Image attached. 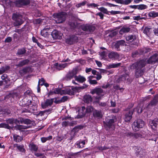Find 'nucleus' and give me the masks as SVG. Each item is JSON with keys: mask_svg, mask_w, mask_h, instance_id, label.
Wrapping results in <instances>:
<instances>
[{"mask_svg": "<svg viewBox=\"0 0 158 158\" xmlns=\"http://www.w3.org/2000/svg\"><path fill=\"white\" fill-rule=\"evenodd\" d=\"M147 64L145 59L141 60L133 63L131 66V69H135V73L136 77L141 76L145 71V66Z\"/></svg>", "mask_w": 158, "mask_h": 158, "instance_id": "f257e3e1", "label": "nucleus"}, {"mask_svg": "<svg viewBox=\"0 0 158 158\" xmlns=\"http://www.w3.org/2000/svg\"><path fill=\"white\" fill-rule=\"evenodd\" d=\"M12 19L14 21L13 24L15 27L20 26L24 22L22 15L18 13H14Z\"/></svg>", "mask_w": 158, "mask_h": 158, "instance_id": "f03ea898", "label": "nucleus"}, {"mask_svg": "<svg viewBox=\"0 0 158 158\" xmlns=\"http://www.w3.org/2000/svg\"><path fill=\"white\" fill-rule=\"evenodd\" d=\"M66 16V12H62L54 14V18L56 23H61L65 21Z\"/></svg>", "mask_w": 158, "mask_h": 158, "instance_id": "7ed1b4c3", "label": "nucleus"}, {"mask_svg": "<svg viewBox=\"0 0 158 158\" xmlns=\"http://www.w3.org/2000/svg\"><path fill=\"white\" fill-rule=\"evenodd\" d=\"M144 126V122L140 119L135 120L132 124V128L135 131H139Z\"/></svg>", "mask_w": 158, "mask_h": 158, "instance_id": "20e7f679", "label": "nucleus"}, {"mask_svg": "<svg viewBox=\"0 0 158 158\" xmlns=\"http://www.w3.org/2000/svg\"><path fill=\"white\" fill-rule=\"evenodd\" d=\"M132 81V80L130 77L129 75L127 73L122 75L118 79V82L123 81L128 83H131Z\"/></svg>", "mask_w": 158, "mask_h": 158, "instance_id": "39448f33", "label": "nucleus"}, {"mask_svg": "<svg viewBox=\"0 0 158 158\" xmlns=\"http://www.w3.org/2000/svg\"><path fill=\"white\" fill-rule=\"evenodd\" d=\"M134 111V109H132L127 110L125 114L124 119L126 122H129L132 118V115Z\"/></svg>", "mask_w": 158, "mask_h": 158, "instance_id": "423d86ee", "label": "nucleus"}, {"mask_svg": "<svg viewBox=\"0 0 158 158\" xmlns=\"http://www.w3.org/2000/svg\"><path fill=\"white\" fill-rule=\"evenodd\" d=\"M158 102V94L156 95L153 98L152 100L150 103L146 107V109H150L154 106H156Z\"/></svg>", "mask_w": 158, "mask_h": 158, "instance_id": "0eeeda50", "label": "nucleus"}, {"mask_svg": "<svg viewBox=\"0 0 158 158\" xmlns=\"http://www.w3.org/2000/svg\"><path fill=\"white\" fill-rule=\"evenodd\" d=\"M30 3V0H17L16 1L15 4L17 6L21 7L29 5Z\"/></svg>", "mask_w": 158, "mask_h": 158, "instance_id": "6e6552de", "label": "nucleus"}, {"mask_svg": "<svg viewBox=\"0 0 158 158\" xmlns=\"http://www.w3.org/2000/svg\"><path fill=\"white\" fill-rule=\"evenodd\" d=\"M126 45L125 41L122 40L116 41L114 45V48L117 51H119L121 50V48L122 47Z\"/></svg>", "mask_w": 158, "mask_h": 158, "instance_id": "1a4fd4ad", "label": "nucleus"}, {"mask_svg": "<svg viewBox=\"0 0 158 158\" xmlns=\"http://www.w3.org/2000/svg\"><path fill=\"white\" fill-rule=\"evenodd\" d=\"M76 87H72L71 88H67L63 90V94H67L70 95H74L75 92H77Z\"/></svg>", "mask_w": 158, "mask_h": 158, "instance_id": "9d476101", "label": "nucleus"}, {"mask_svg": "<svg viewBox=\"0 0 158 158\" xmlns=\"http://www.w3.org/2000/svg\"><path fill=\"white\" fill-rule=\"evenodd\" d=\"M77 70L76 69H73L72 71L69 72L66 74L65 79L69 81L74 77L77 73Z\"/></svg>", "mask_w": 158, "mask_h": 158, "instance_id": "9b49d317", "label": "nucleus"}, {"mask_svg": "<svg viewBox=\"0 0 158 158\" xmlns=\"http://www.w3.org/2000/svg\"><path fill=\"white\" fill-rule=\"evenodd\" d=\"M95 27L94 26L86 24L81 26V29L84 31L87 32H93L95 30Z\"/></svg>", "mask_w": 158, "mask_h": 158, "instance_id": "f8f14e48", "label": "nucleus"}, {"mask_svg": "<svg viewBox=\"0 0 158 158\" xmlns=\"http://www.w3.org/2000/svg\"><path fill=\"white\" fill-rule=\"evenodd\" d=\"M148 63V64H154L157 63L158 61V54H155L151 56L147 60Z\"/></svg>", "mask_w": 158, "mask_h": 158, "instance_id": "ddd939ff", "label": "nucleus"}, {"mask_svg": "<svg viewBox=\"0 0 158 158\" xmlns=\"http://www.w3.org/2000/svg\"><path fill=\"white\" fill-rule=\"evenodd\" d=\"M108 57L112 60H117L119 58V55L116 52H111L108 54Z\"/></svg>", "mask_w": 158, "mask_h": 158, "instance_id": "4468645a", "label": "nucleus"}, {"mask_svg": "<svg viewBox=\"0 0 158 158\" xmlns=\"http://www.w3.org/2000/svg\"><path fill=\"white\" fill-rule=\"evenodd\" d=\"M54 99L53 98L46 99L44 103H42L41 106L42 108L45 109L49 106H51L54 102Z\"/></svg>", "mask_w": 158, "mask_h": 158, "instance_id": "2eb2a0df", "label": "nucleus"}, {"mask_svg": "<svg viewBox=\"0 0 158 158\" xmlns=\"http://www.w3.org/2000/svg\"><path fill=\"white\" fill-rule=\"evenodd\" d=\"M149 124L152 128L155 130L158 126V118H156L153 120H150Z\"/></svg>", "mask_w": 158, "mask_h": 158, "instance_id": "dca6fc26", "label": "nucleus"}, {"mask_svg": "<svg viewBox=\"0 0 158 158\" xmlns=\"http://www.w3.org/2000/svg\"><path fill=\"white\" fill-rule=\"evenodd\" d=\"M52 38L54 39H60L62 38V34L60 32L54 30L52 31L51 33Z\"/></svg>", "mask_w": 158, "mask_h": 158, "instance_id": "f3484780", "label": "nucleus"}, {"mask_svg": "<svg viewBox=\"0 0 158 158\" xmlns=\"http://www.w3.org/2000/svg\"><path fill=\"white\" fill-rule=\"evenodd\" d=\"M103 93V90L101 88L97 87L92 89L90 91V93L92 94H96L98 95H100Z\"/></svg>", "mask_w": 158, "mask_h": 158, "instance_id": "a211bd4d", "label": "nucleus"}, {"mask_svg": "<svg viewBox=\"0 0 158 158\" xmlns=\"http://www.w3.org/2000/svg\"><path fill=\"white\" fill-rule=\"evenodd\" d=\"M116 121V118L115 116H113L111 119H107L106 121V124L109 128L113 125L115 122Z\"/></svg>", "mask_w": 158, "mask_h": 158, "instance_id": "6ab92c4d", "label": "nucleus"}, {"mask_svg": "<svg viewBox=\"0 0 158 158\" xmlns=\"http://www.w3.org/2000/svg\"><path fill=\"white\" fill-rule=\"evenodd\" d=\"M77 40V36L73 35L66 39V43L70 44H73L75 42H76Z\"/></svg>", "mask_w": 158, "mask_h": 158, "instance_id": "aec40b11", "label": "nucleus"}, {"mask_svg": "<svg viewBox=\"0 0 158 158\" xmlns=\"http://www.w3.org/2000/svg\"><path fill=\"white\" fill-rule=\"evenodd\" d=\"M83 99L84 102L87 104L91 102L93 100L91 96L89 94H86L84 95Z\"/></svg>", "mask_w": 158, "mask_h": 158, "instance_id": "412c9836", "label": "nucleus"}, {"mask_svg": "<svg viewBox=\"0 0 158 158\" xmlns=\"http://www.w3.org/2000/svg\"><path fill=\"white\" fill-rule=\"evenodd\" d=\"M29 149L32 152H36L38 150V147L36 144L32 143L29 144Z\"/></svg>", "mask_w": 158, "mask_h": 158, "instance_id": "4be33fe9", "label": "nucleus"}, {"mask_svg": "<svg viewBox=\"0 0 158 158\" xmlns=\"http://www.w3.org/2000/svg\"><path fill=\"white\" fill-rule=\"evenodd\" d=\"M50 27H45L43 30L41 31L40 33L41 35L45 37H47L49 35L48 31L50 30Z\"/></svg>", "mask_w": 158, "mask_h": 158, "instance_id": "5701e85b", "label": "nucleus"}, {"mask_svg": "<svg viewBox=\"0 0 158 158\" xmlns=\"http://www.w3.org/2000/svg\"><path fill=\"white\" fill-rule=\"evenodd\" d=\"M69 65L68 63L59 64L58 63L55 64L54 65L59 70H61L65 68Z\"/></svg>", "mask_w": 158, "mask_h": 158, "instance_id": "b1692460", "label": "nucleus"}, {"mask_svg": "<svg viewBox=\"0 0 158 158\" xmlns=\"http://www.w3.org/2000/svg\"><path fill=\"white\" fill-rule=\"evenodd\" d=\"M19 122L21 123H24L26 124H31L32 121L29 119L24 118H19Z\"/></svg>", "mask_w": 158, "mask_h": 158, "instance_id": "393cba45", "label": "nucleus"}, {"mask_svg": "<svg viewBox=\"0 0 158 158\" xmlns=\"http://www.w3.org/2000/svg\"><path fill=\"white\" fill-rule=\"evenodd\" d=\"M93 115L95 118H102V112L100 110H94L93 112Z\"/></svg>", "mask_w": 158, "mask_h": 158, "instance_id": "a878e982", "label": "nucleus"}, {"mask_svg": "<svg viewBox=\"0 0 158 158\" xmlns=\"http://www.w3.org/2000/svg\"><path fill=\"white\" fill-rule=\"evenodd\" d=\"M14 147L16 148V149L19 152H25L26 150L24 148V146L23 145H19L18 144H15Z\"/></svg>", "mask_w": 158, "mask_h": 158, "instance_id": "bb28decb", "label": "nucleus"}, {"mask_svg": "<svg viewBox=\"0 0 158 158\" xmlns=\"http://www.w3.org/2000/svg\"><path fill=\"white\" fill-rule=\"evenodd\" d=\"M151 51V49L149 48H144L139 50L140 55H144L146 53L150 52Z\"/></svg>", "mask_w": 158, "mask_h": 158, "instance_id": "cd10ccee", "label": "nucleus"}, {"mask_svg": "<svg viewBox=\"0 0 158 158\" xmlns=\"http://www.w3.org/2000/svg\"><path fill=\"white\" fill-rule=\"evenodd\" d=\"M30 60H29L26 59L19 61L16 66L18 67H21L28 64Z\"/></svg>", "mask_w": 158, "mask_h": 158, "instance_id": "c85d7f7f", "label": "nucleus"}, {"mask_svg": "<svg viewBox=\"0 0 158 158\" xmlns=\"http://www.w3.org/2000/svg\"><path fill=\"white\" fill-rule=\"evenodd\" d=\"M131 28L129 27H123L120 29L119 32L120 34L123 35L124 33L129 32Z\"/></svg>", "mask_w": 158, "mask_h": 158, "instance_id": "c756f323", "label": "nucleus"}, {"mask_svg": "<svg viewBox=\"0 0 158 158\" xmlns=\"http://www.w3.org/2000/svg\"><path fill=\"white\" fill-rule=\"evenodd\" d=\"M30 70L31 69L30 67H26L20 70L19 71V73L21 75H23L29 72Z\"/></svg>", "mask_w": 158, "mask_h": 158, "instance_id": "7c9ffc66", "label": "nucleus"}, {"mask_svg": "<svg viewBox=\"0 0 158 158\" xmlns=\"http://www.w3.org/2000/svg\"><path fill=\"white\" fill-rule=\"evenodd\" d=\"M74 78L76 81L80 83H83L86 80L85 77L81 75H79L77 76H75Z\"/></svg>", "mask_w": 158, "mask_h": 158, "instance_id": "2f4dec72", "label": "nucleus"}, {"mask_svg": "<svg viewBox=\"0 0 158 158\" xmlns=\"http://www.w3.org/2000/svg\"><path fill=\"white\" fill-rule=\"evenodd\" d=\"M136 38V36L135 35H129L127 36L126 38L127 41L130 42L134 41Z\"/></svg>", "mask_w": 158, "mask_h": 158, "instance_id": "473e14b6", "label": "nucleus"}, {"mask_svg": "<svg viewBox=\"0 0 158 158\" xmlns=\"http://www.w3.org/2000/svg\"><path fill=\"white\" fill-rule=\"evenodd\" d=\"M29 127V126L22 125H17L15 126V128L16 129L22 131H23V130L26 129Z\"/></svg>", "mask_w": 158, "mask_h": 158, "instance_id": "72a5a7b5", "label": "nucleus"}, {"mask_svg": "<svg viewBox=\"0 0 158 158\" xmlns=\"http://www.w3.org/2000/svg\"><path fill=\"white\" fill-rule=\"evenodd\" d=\"M122 64L121 63H119L116 64L113 63L110 64L108 66V69L112 68H117L119 67Z\"/></svg>", "mask_w": 158, "mask_h": 158, "instance_id": "f704fd0d", "label": "nucleus"}, {"mask_svg": "<svg viewBox=\"0 0 158 158\" xmlns=\"http://www.w3.org/2000/svg\"><path fill=\"white\" fill-rule=\"evenodd\" d=\"M52 94H60L62 95L63 94V90H62L60 88H56L54 89L52 92Z\"/></svg>", "mask_w": 158, "mask_h": 158, "instance_id": "c9c22d12", "label": "nucleus"}, {"mask_svg": "<svg viewBox=\"0 0 158 158\" xmlns=\"http://www.w3.org/2000/svg\"><path fill=\"white\" fill-rule=\"evenodd\" d=\"M13 138L14 141L16 142H19L23 140V138L22 136L15 134L13 135Z\"/></svg>", "mask_w": 158, "mask_h": 158, "instance_id": "e433bc0d", "label": "nucleus"}, {"mask_svg": "<svg viewBox=\"0 0 158 158\" xmlns=\"http://www.w3.org/2000/svg\"><path fill=\"white\" fill-rule=\"evenodd\" d=\"M143 32L147 35L149 36L152 32V28L145 27L143 30Z\"/></svg>", "mask_w": 158, "mask_h": 158, "instance_id": "4c0bfd02", "label": "nucleus"}, {"mask_svg": "<svg viewBox=\"0 0 158 158\" xmlns=\"http://www.w3.org/2000/svg\"><path fill=\"white\" fill-rule=\"evenodd\" d=\"M83 126L82 125H78L74 127L72 131L77 133L80 130L83 129Z\"/></svg>", "mask_w": 158, "mask_h": 158, "instance_id": "58836bf2", "label": "nucleus"}, {"mask_svg": "<svg viewBox=\"0 0 158 158\" xmlns=\"http://www.w3.org/2000/svg\"><path fill=\"white\" fill-rule=\"evenodd\" d=\"M26 50L25 48H22L18 49L17 54L19 55H23L26 53Z\"/></svg>", "mask_w": 158, "mask_h": 158, "instance_id": "ea45409f", "label": "nucleus"}, {"mask_svg": "<svg viewBox=\"0 0 158 158\" xmlns=\"http://www.w3.org/2000/svg\"><path fill=\"white\" fill-rule=\"evenodd\" d=\"M85 144V140L82 141L77 142L76 144L78 146L79 148H82L84 147V145Z\"/></svg>", "mask_w": 158, "mask_h": 158, "instance_id": "a19ab883", "label": "nucleus"}, {"mask_svg": "<svg viewBox=\"0 0 158 158\" xmlns=\"http://www.w3.org/2000/svg\"><path fill=\"white\" fill-rule=\"evenodd\" d=\"M143 105L142 104H140L138 105L137 106L136 110H137L138 113H141L143 111L142 107Z\"/></svg>", "mask_w": 158, "mask_h": 158, "instance_id": "79ce46f5", "label": "nucleus"}, {"mask_svg": "<svg viewBox=\"0 0 158 158\" xmlns=\"http://www.w3.org/2000/svg\"><path fill=\"white\" fill-rule=\"evenodd\" d=\"M5 128L10 129L11 128V127L7 123H2L0 124V128Z\"/></svg>", "mask_w": 158, "mask_h": 158, "instance_id": "37998d69", "label": "nucleus"}, {"mask_svg": "<svg viewBox=\"0 0 158 158\" xmlns=\"http://www.w3.org/2000/svg\"><path fill=\"white\" fill-rule=\"evenodd\" d=\"M148 16L149 17L154 18L158 16V13L154 11H151L149 13Z\"/></svg>", "mask_w": 158, "mask_h": 158, "instance_id": "c03bdc74", "label": "nucleus"}, {"mask_svg": "<svg viewBox=\"0 0 158 158\" xmlns=\"http://www.w3.org/2000/svg\"><path fill=\"white\" fill-rule=\"evenodd\" d=\"M94 110V108L92 106H87L86 109L85 113H90L92 111H93Z\"/></svg>", "mask_w": 158, "mask_h": 158, "instance_id": "a18cd8bd", "label": "nucleus"}, {"mask_svg": "<svg viewBox=\"0 0 158 158\" xmlns=\"http://www.w3.org/2000/svg\"><path fill=\"white\" fill-rule=\"evenodd\" d=\"M97 8L98 9V10H99L101 11L103 13L105 14H106L107 15H109L108 14V13L109 12V11H108L107 9L105 8L104 7H101L99 8Z\"/></svg>", "mask_w": 158, "mask_h": 158, "instance_id": "49530a36", "label": "nucleus"}, {"mask_svg": "<svg viewBox=\"0 0 158 158\" xmlns=\"http://www.w3.org/2000/svg\"><path fill=\"white\" fill-rule=\"evenodd\" d=\"M52 139V136H49L47 137H43L41 138V140L42 142L44 143L46 141L51 139Z\"/></svg>", "mask_w": 158, "mask_h": 158, "instance_id": "de8ad7c7", "label": "nucleus"}, {"mask_svg": "<svg viewBox=\"0 0 158 158\" xmlns=\"http://www.w3.org/2000/svg\"><path fill=\"white\" fill-rule=\"evenodd\" d=\"M88 85L84 84L82 86L80 87H76V88L77 89V92H79L81 89L86 88L88 87Z\"/></svg>", "mask_w": 158, "mask_h": 158, "instance_id": "09e8293b", "label": "nucleus"}, {"mask_svg": "<svg viewBox=\"0 0 158 158\" xmlns=\"http://www.w3.org/2000/svg\"><path fill=\"white\" fill-rule=\"evenodd\" d=\"M148 6L144 4H140L138 5V9L139 10H143L146 9Z\"/></svg>", "mask_w": 158, "mask_h": 158, "instance_id": "8fccbe9b", "label": "nucleus"}, {"mask_svg": "<svg viewBox=\"0 0 158 158\" xmlns=\"http://www.w3.org/2000/svg\"><path fill=\"white\" fill-rule=\"evenodd\" d=\"M77 133H75L72 131H71L70 134V138L69 139V140H71L75 138V136L76 135Z\"/></svg>", "mask_w": 158, "mask_h": 158, "instance_id": "3c124183", "label": "nucleus"}, {"mask_svg": "<svg viewBox=\"0 0 158 158\" xmlns=\"http://www.w3.org/2000/svg\"><path fill=\"white\" fill-rule=\"evenodd\" d=\"M138 55H140V52L138 50H136L133 52L132 53V56L133 58L135 57L136 56Z\"/></svg>", "mask_w": 158, "mask_h": 158, "instance_id": "603ef678", "label": "nucleus"}, {"mask_svg": "<svg viewBox=\"0 0 158 158\" xmlns=\"http://www.w3.org/2000/svg\"><path fill=\"white\" fill-rule=\"evenodd\" d=\"M124 134V136H126L127 137H132L133 133L129 131H127L125 132H123Z\"/></svg>", "mask_w": 158, "mask_h": 158, "instance_id": "864d4df0", "label": "nucleus"}, {"mask_svg": "<svg viewBox=\"0 0 158 158\" xmlns=\"http://www.w3.org/2000/svg\"><path fill=\"white\" fill-rule=\"evenodd\" d=\"M142 135L138 133H133L132 137L135 139H137L139 137H141Z\"/></svg>", "mask_w": 158, "mask_h": 158, "instance_id": "5fc2aeb1", "label": "nucleus"}, {"mask_svg": "<svg viewBox=\"0 0 158 158\" xmlns=\"http://www.w3.org/2000/svg\"><path fill=\"white\" fill-rule=\"evenodd\" d=\"M86 3H87V2L86 1H84L82 2L81 3L77 4L76 5V6L77 8H79L80 7H81L82 6H85L86 4Z\"/></svg>", "mask_w": 158, "mask_h": 158, "instance_id": "6e6d98bb", "label": "nucleus"}, {"mask_svg": "<svg viewBox=\"0 0 158 158\" xmlns=\"http://www.w3.org/2000/svg\"><path fill=\"white\" fill-rule=\"evenodd\" d=\"M8 0H0V4L3 5H8L9 2Z\"/></svg>", "mask_w": 158, "mask_h": 158, "instance_id": "4d7b16f0", "label": "nucleus"}, {"mask_svg": "<svg viewBox=\"0 0 158 158\" xmlns=\"http://www.w3.org/2000/svg\"><path fill=\"white\" fill-rule=\"evenodd\" d=\"M45 82V80L44 78H42L41 79L39 80L38 84L41 86L43 85Z\"/></svg>", "mask_w": 158, "mask_h": 158, "instance_id": "13d9d810", "label": "nucleus"}, {"mask_svg": "<svg viewBox=\"0 0 158 158\" xmlns=\"http://www.w3.org/2000/svg\"><path fill=\"white\" fill-rule=\"evenodd\" d=\"M52 110H53L52 109V108H51L48 109V110H44V111L45 112V113L46 114V117L47 116V115L48 114H50V113H51L52 112Z\"/></svg>", "mask_w": 158, "mask_h": 158, "instance_id": "bf43d9fd", "label": "nucleus"}, {"mask_svg": "<svg viewBox=\"0 0 158 158\" xmlns=\"http://www.w3.org/2000/svg\"><path fill=\"white\" fill-rule=\"evenodd\" d=\"M69 121H63L62 123V125L63 127H66L69 126Z\"/></svg>", "mask_w": 158, "mask_h": 158, "instance_id": "052dcab7", "label": "nucleus"}, {"mask_svg": "<svg viewBox=\"0 0 158 158\" xmlns=\"http://www.w3.org/2000/svg\"><path fill=\"white\" fill-rule=\"evenodd\" d=\"M46 115L44 111H40L39 113L37 114L36 115L37 116H43L44 115Z\"/></svg>", "mask_w": 158, "mask_h": 158, "instance_id": "680f3d73", "label": "nucleus"}, {"mask_svg": "<svg viewBox=\"0 0 158 158\" xmlns=\"http://www.w3.org/2000/svg\"><path fill=\"white\" fill-rule=\"evenodd\" d=\"M69 24L70 26L71 29H73L76 27L75 23L73 22H69Z\"/></svg>", "mask_w": 158, "mask_h": 158, "instance_id": "e2e57ef3", "label": "nucleus"}, {"mask_svg": "<svg viewBox=\"0 0 158 158\" xmlns=\"http://www.w3.org/2000/svg\"><path fill=\"white\" fill-rule=\"evenodd\" d=\"M133 19L134 20H139L140 19H145V18L144 17H141L140 16L138 15L136 16H134L133 17Z\"/></svg>", "mask_w": 158, "mask_h": 158, "instance_id": "0e129e2a", "label": "nucleus"}, {"mask_svg": "<svg viewBox=\"0 0 158 158\" xmlns=\"http://www.w3.org/2000/svg\"><path fill=\"white\" fill-rule=\"evenodd\" d=\"M95 75L97 76L96 77V78L97 80H99L102 78V76L101 75V74L99 73V72H98L97 74Z\"/></svg>", "mask_w": 158, "mask_h": 158, "instance_id": "69168bd1", "label": "nucleus"}, {"mask_svg": "<svg viewBox=\"0 0 158 158\" xmlns=\"http://www.w3.org/2000/svg\"><path fill=\"white\" fill-rule=\"evenodd\" d=\"M88 81L91 84H96L98 82L95 80H88Z\"/></svg>", "mask_w": 158, "mask_h": 158, "instance_id": "338daca9", "label": "nucleus"}, {"mask_svg": "<svg viewBox=\"0 0 158 158\" xmlns=\"http://www.w3.org/2000/svg\"><path fill=\"white\" fill-rule=\"evenodd\" d=\"M12 39L10 37H8L5 40L4 42L5 43H9L11 41Z\"/></svg>", "mask_w": 158, "mask_h": 158, "instance_id": "774afa93", "label": "nucleus"}]
</instances>
